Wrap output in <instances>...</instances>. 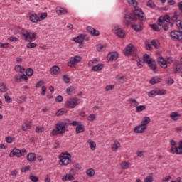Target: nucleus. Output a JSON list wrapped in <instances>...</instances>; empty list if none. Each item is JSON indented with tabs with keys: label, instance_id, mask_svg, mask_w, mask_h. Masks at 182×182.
I'll return each instance as SVG.
<instances>
[{
	"label": "nucleus",
	"instance_id": "052dcab7",
	"mask_svg": "<svg viewBox=\"0 0 182 182\" xmlns=\"http://www.w3.org/2000/svg\"><path fill=\"white\" fill-rule=\"evenodd\" d=\"M4 99L7 103H12V98H11V97H9V95H5Z\"/></svg>",
	"mask_w": 182,
	"mask_h": 182
},
{
	"label": "nucleus",
	"instance_id": "2f4dec72",
	"mask_svg": "<svg viewBox=\"0 0 182 182\" xmlns=\"http://www.w3.org/2000/svg\"><path fill=\"white\" fill-rule=\"evenodd\" d=\"M103 69V64H97L92 68V70L94 72H99Z\"/></svg>",
	"mask_w": 182,
	"mask_h": 182
},
{
	"label": "nucleus",
	"instance_id": "473e14b6",
	"mask_svg": "<svg viewBox=\"0 0 182 182\" xmlns=\"http://www.w3.org/2000/svg\"><path fill=\"white\" fill-rule=\"evenodd\" d=\"M156 90V95L157 96H163V95H166L167 93V91L164 89H159V88H155Z\"/></svg>",
	"mask_w": 182,
	"mask_h": 182
},
{
	"label": "nucleus",
	"instance_id": "864d4df0",
	"mask_svg": "<svg viewBox=\"0 0 182 182\" xmlns=\"http://www.w3.org/2000/svg\"><path fill=\"white\" fill-rule=\"evenodd\" d=\"M47 17H48V13L44 12V13H42L40 16H38V19L41 22V21H43V19H46Z\"/></svg>",
	"mask_w": 182,
	"mask_h": 182
},
{
	"label": "nucleus",
	"instance_id": "5fc2aeb1",
	"mask_svg": "<svg viewBox=\"0 0 182 182\" xmlns=\"http://www.w3.org/2000/svg\"><path fill=\"white\" fill-rule=\"evenodd\" d=\"M94 120H96V114H90L87 117V121L88 122H94Z\"/></svg>",
	"mask_w": 182,
	"mask_h": 182
},
{
	"label": "nucleus",
	"instance_id": "774afa93",
	"mask_svg": "<svg viewBox=\"0 0 182 182\" xmlns=\"http://www.w3.org/2000/svg\"><path fill=\"white\" fill-rule=\"evenodd\" d=\"M6 143L11 144L14 141V138H12V136H6Z\"/></svg>",
	"mask_w": 182,
	"mask_h": 182
},
{
	"label": "nucleus",
	"instance_id": "39448f33",
	"mask_svg": "<svg viewBox=\"0 0 182 182\" xmlns=\"http://www.w3.org/2000/svg\"><path fill=\"white\" fill-rule=\"evenodd\" d=\"M144 63H147L149 65V68L152 69V70L156 73L159 72V70L157 69V65H156V62L153 61V59L150 58V55L145 54L144 55Z\"/></svg>",
	"mask_w": 182,
	"mask_h": 182
},
{
	"label": "nucleus",
	"instance_id": "ddd939ff",
	"mask_svg": "<svg viewBox=\"0 0 182 182\" xmlns=\"http://www.w3.org/2000/svg\"><path fill=\"white\" fill-rule=\"evenodd\" d=\"M133 52H134V46L132 44H129L124 50V53L126 55H131Z\"/></svg>",
	"mask_w": 182,
	"mask_h": 182
},
{
	"label": "nucleus",
	"instance_id": "680f3d73",
	"mask_svg": "<svg viewBox=\"0 0 182 182\" xmlns=\"http://www.w3.org/2000/svg\"><path fill=\"white\" fill-rule=\"evenodd\" d=\"M44 131H45V128H43V127H37L36 129V133H43V132H44Z\"/></svg>",
	"mask_w": 182,
	"mask_h": 182
},
{
	"label": "nucleus",
	"instance_id": "3c124183",
	"mask_svg": "<svg viewBox=\"0 0 182 182\" xmlns=\"http://www.w3.org/2000/svg\"><path fill=\"white\" fill-rule=\"evenodd\" d=\"M150 27L151 28V29L155 31V32H160V27H159L157 24H151Z\"/></svg>",
	"mask_w": 182,
	"mask_h": 182
},
{
	"label": "nucleus",
	"instance_id": "c03bdc74",
	"mask_svg": "<svg viewBox=\"0 0 182 182\" xmlns=\"http://www.w3.org/2000/svg\"><path fill=\"white\" fill-rule=\"evenodd\" d=\"M23 31H25V29H23L21 27H16L14 34L18 35V33H20L21 36L22 37V32H23Z\"/></svg>",
	"mask_w": 182,
	"mask_h": 182
},
{
	"label": "nucleus",
	"instance_id": "f8f14e48",
	"mask_svg": "<svg viewBox=\"0 0 182 182\" xmlns=\"http://www.w3.org/2000/svg\"><path fill=\"white\" fill-rule=\"evenodd\" d=\"M50 73L52 76L57 75L58 73H60V68L58 65H54L50 69Z\"/></svg>",
	"mask_w": 182,
	"mask_h": 182
},
{
	"label": "nucleus",
	"instance_id": "7ed1b4c3",
	"mask_svg": "<svg viewBox=\"0 0 182 182\" xmlns=\"http://www.w3.org/2000/svg\"><path fill=\"white\" fill-rule=\"evenodd\" d=\"M36 36H38V33L30 32L28 30H23L21 33V38L26 42L36 41Z\"/></svg>",
	"mask_w": 182,
	"mask_h": 182
},
{
	"label": "nucleus",
	"instance_id": "8fccbe9b",
	"mask_svg": "<svg viewBox=\"0 0 182 182\" xmlns=\"http://www.w3.org/2000/svg\"><path fill=\"white\" fill-rule=\"evenodd\" d=\"M38 46V44L36 43H28L26 45V48L28 49H32L33 48H36Z\"/></svg>",
	"mask_w": 182,
	"mask_h": 182
},
{
	"label": "nucleus",
	"instance_id": "aec40b11",
	"mask_svg": "<svg viewBox=\"0 0 182 182\" xmlns=\"http://www.w3.org/2000/svg\"><path fill=\"white\" fill-rule=\"evenodd\" d=\"M86 130V128H85V125L82 124V122L80 123L75 129V132L77 134H79V133H83Z\"/></svg>",
	"mask_w": 182,
	"mask_h": 182
},
{
	"label": "nucleus",
	"instance_id": "1a4fd4ad",
	"mask_svg": "<svg viewBox=\"0 0 182 182\" xmlns=\"http://www.w3.org/2000/svg\"><path fill=\"white\" fill-rule=\"evenodd\" d=\"M82 60V57L79 55H75V57H71L70 58L69 62L68 63V66L69 68H76V65L81 62Z\"/></svg>",
	"mask_w": 182,
	"mask_h": 182
},
{
	"label": "nucleus",
	"instance_id": "9d476101",
	"mask_svg": "<svg viewBox=\"0 0 182 182\" xmlns=\"http://www.w3.org/2000/svg\"><path fill=\"white\" fill-rule=\"evenodd\" d=\"M170 36L174 41H182V34L178 31H173L170 33Z\"/></svg>",
	"mask_w": 182,
	"mask_h": 182
},
{
	"label": "nucleus",
	"instance_id": "5701e85b",
	"mask_svg": "<svg viewBox=\"0 0 182 182\" xmlns=\"http://www.w3.org/2000/svg\"><path fill=\"white\" fill-rule=\"evenodd\" d=\"M56 14L58 15H66V14H68V11L63 7H57Z\"/></svg>",
	"mask_w": 182,
	"mask_h": 182
},
{
	"label": "nucleus",
	"instance_id": "f3484780",
	"mask_svg": "<svg viewBox=\"0 0 182 182\" xmlns=\"http://www.w3.org/2000/svg\"><path fill=\"white\" fill-rule=\"evenodd\" d=\"M158 63L163 68V69H166L167 68V61H166L163 57L158 58Z\"/></svg>",
	"mask_w": 182,
	"mask_h": 182
},
{
	"label": "nucleus",
	"instance_id": "393cba45",
	"mask_svg": "<svg viewBox=\"0 0 182 182\" xmlns=\"http://www.w3.org/2000/svg\"><path fill=\"white\" fill-rule=\"evenodd\" d=\"M151 119L149 117H144L141 122V124L147 129V124L150 123Z\"/></svg>",
	"mask_w": 182,
	"mask_h": 182
},
{
	"label": "nucleus",
	"instance_id": "cd10ccee",
	"mask_svg": "<svg viewBox=\"0 0 182 182\" xmlns=\"http://www.w3.org/2000/svg\"><path fill=\"white\" fill-rule=\"evenodd\" d=\"M27 160L28 161H35L36 160V154L35 153H29L27 155Z\"/></svg>",
	"mask_w": 182,
	"mask_h": 182
},
{
	"label": "nucleus",
	"instance_id": "13d9d810",
	"mask_svg": "<svg viewBox=\"0 0 182 182\" xmlns=\"http://www.w3.org/2000/svg\"><path fill=\"white\" fill-rule=\"evenodd\" d=\"M73 166L74 168H75V170H81L82 169V166L79 164V163L73 162Z\"/></svg>",
	"mask_w": 182,
	"mask_h": 182
},
{
	"label": "nucleus",
	"instance_id": "bf43d9fd",
	"mask_svg": "<svg viewBox=\"0 0 182 182\" xmlns=\"http://www.w3.org/2000/svg\"><path fill=\"white\" fill-rule=\"evenodd\" d=\"M29 178L33 182H38V181H39V178L37 177V176H35L33 175H30Z\"/></svg>",
	"mask_w": 182,
	"mask_h": 182
},
{
	"label": "nucleus",
	"instance_id": "2eb2a0df",
	"mask_svg": "<svg viewBox=\"0 0 182 182\" xmlns=\"http://www.w3.org/2000/svg\"><path fill=\"white\" fill-rule=\"evenodd\" d=\"M87 31L90 33H91V35H92V36H99V35H100V33L99 32V31H97V30L93 28L92 26H87Z\"/></svg>",
	"mask_w": 182,
	"mask_h": 182
},
{
	"label": "nucleus",
	"instance_id": "de8ad7c7",
	"mask_svg": "<svg viewBox=\"0 0 182 182\" xmlns=\"http://www.w3.org/2000/svg\"><path fill=\"white\" fill-rule=\"evenodd\" d=\"M128 4L131 5L132 6H134V8H136L138 3L136 0H127Z\"/></svg>",
	"mask_w": 182,
	"mask_h": 182
},
{
	"label": "nucleus",
	"instance_id": "a878e982",
	"mask_svg": "<svg viewBox=\"0 0 182 182\" xmlns=\"http://www.w3.org/2000/svg\"><path fill=\"white\" fill-rule=\"evenodd\" d=\"M116 80H117L119 83H126V82H127V77L126 76L117 75L116 76Z\"/></svg>",
	"mask_w": 182,
	"mask_h": 182
},
{
	"label": "nucleus",
	"instance_id": "58836bf2",
	"mask_svg": "<svg viewBox=\"0 0 182 182\" xmlns=\"http://www.w3.org/2000/svg\"><path fill=\"white\" fill-rule=\"evenodd\" d=\"M86 174L87 176H88V177H93V176H95V169L93 168L87 169L86 171Z\"/></svg>",
	"mask_w": 182,
	"mask_h": 182
},
{
	"label": "nucleus",
	"instance_id": "f03ea898",
	"mask_svg": "<svg viewBox=\"0 0 182 182\" xmlns=\"http://www.w3.org/2000/svg\"><path fill=\"white\" fill-rule=\"evenodd\" d=\"M68 128V124L65 122H59L55 124V129H53L51 134L53 136H58V134H64L66 132V129Z\"/></svg>",
	"mask_w": 182,
	"mask_h": 182
},
{
	"label": "nucleus",
	"instance_id": "6e6552de",
	"mask_svg": "<svg viewBox=\"0 0 182 182\" xmlns=\"http://www.w3.org/2000/svg\"><path fill=\"white\" fill-rule=\"evenodd\" d=\"M112 32L118 36V38H124L126 35V32L123 31V28H122V26L114 25L112 28Z\"/></svg>",
	"mask_w": 182,
	"mask_h": 182
},
{
	"label": "nucleus",
	"instance_id": "b1692460",
	"mask_svg": "<svg viewBox=\"0 0 182 182\" xmlns=\"http://www.w3.org/2000/svg\"><path fill=\"white\" fill-rule=\"evenodd\" d=\"M30 21L33 22V23L40 22L39 16L36 14H31L30 16Z\"/></svg>",
	"mask_w": 182,
	"mask_h": 182
},
{
	"label": "nucleus",
	"instance_id": "c756f323",
	"mask_svg": "<svg viewBox=\"0 0 182 182\" xmlns=\"http://www.w3.org/2000/svg\"><path fill=\"white\" fill-rule=\"evenodd\" d=\"M144 182H153L154 181V173H151L149 176H147L144 179Z\"/></svg>",
	"mask_w": 182,
	"mask_h": 182
},
{
	"label": "nucleus",
	"instance_id": "e433bc0d",
	"mask_svg": "<svg viewBox=\"0 0 182 182\" xmlns=\"http://www.w3.org/2000/svg\"><path fill=\"white\" fill-rule=\"evenodd\" d=\"M87 143L90 144L91 150H96V142L92 141V139H88Z\"/></svg>",
	"mask_w": 182,
	"mask_h": 182
},
{
	"label": "nucleus",
	"instance_id": "a18cd8bd",
	"mask_svg": "<svg viewBox=\"0 0 182 182\" xmlns=\"http://www.w3.org/2000/svg\"><path fill=\"white\" fill-rule=\"evenodd\" d=\"M68 112V109H60L56 112V116H63L65 113Z\"/></svg>",
	"mask_w": 182,
	"mask_h": 182
},
{
	"label": "nucleus",
	"instance_id": "7c9ffc66",
	"mask_svg": "<svg viewBox=\"0 0 182 182\" xmlns=\"http://www.w3.org/2000/svg\"><path fill=\"white\" fill-rule=\"evenodd\" d=\"M132 29H134V31H136V32H139L143 30V27L141 26V23H140L139 24H132Z\"/></svg>",
	"mask_w": 182,
	"mask_h": 182
},
{
	"label": "nucleus",
	"instance_id": "423d86ee",
	"mask_svg": "<svg viewBox=\"0 0 182 182\" xmlns=\"http://www.w3.org/2000/svg\"><path fill=\"white\" fill-rule=\"evenodd\" d=\"M28 153V151L26 149H23L20 150L19 149H14L12 151L10 152L9 154V157H22V156H26Z\"/></svg>",
	"mask_w": 182,
	"mask_h": 182
},
{
	"label": "nucleus",
	"instance_id": "20e7f679",
	"mask_svg": "<svg viewBox=\"0 0 182 182\" xmlns=\"http://www.w3.org/2000/svg\"><path fill=\"white\" fill-rule=\"evenodd\" d=\"M72 155L70 154L65 152L61 153L60 155V166H68L72 161Z\"/></svg>",
	"mask_w": 182,
	"mask_h": 182
},
{
	"label": "nucleus",
	"instance_id": "0e129e2a",
	"mask_svg": "<svg viewBox=\"0 0 182 182\" xmlns=\"http://www.w3.org/2000/svg\"><path fill=\"white\" fill-rule=\"evenodd\" d=\"M9 46H10L9 43H0V48H9Z\"/></svg>",
	"mask_w": 182,
	"mask_h": 182
},
{
	"label": "nucleus",
	"instance_id": "9b49d317",
	"mask_svg": "<svg viewBox=\"0 0 182 182\" xmlns=\"http://www.w3.org/2000/svg\"><path fill=\"white\" fill-rule=\"evenodd\" d=\"M166 22H170V16L168 15H165L164 17H159L158 18V25L159 26H163V23Z\"/></svg>",
	"mask_w": 182,
	"mask_h": 182
},
{
	"label": "nucleus",
	"instance_id": "e2e57ef3",
	"mask_svg": "<svg viewBox=\"0 0 182 182\" xmlns=\"http://www.w3.org/2000/svg\"><path fill=\"white\" fill-rule=\"evenodd\" d=\"M176 149H177V146H171L170 153H171L172 154H176Z\"/></svg>",
	"mask_w": 182,
	"mask_h": 182
},
{
	"label": "nucleus",
	"instance_id": "4be33fe9",
	"mask_svg": "<svg viewBox=\"0 0 182 182\" xmlns=\"http://www.w3.org/2000/svg\"><path fill=\"white\" fill-rule=\"evenodd\" d=\"M161 80H162L161 77L159 76H156L151 78L149 83L151 85H157V83H161Z\"/></svg>",
	"mask_w": 182,
	"mask_h": 182
},
{
	"label": "nucleus",
	"instance_id": "79ce46f5",
	"mask_svg": "<svg viewBox=\"0 0 182 182\" xmlns=\"http://www.w3.org/2000/svg\"><path fill=\"white\" fill-rule=\"evenodd\" d=\"M15 70L16 72H18V73H23L25 72V68L21 65H16L15 66Z\"/></svg>",
	"mask_w": 182,
	"mask_h": 182
},
{
	"label": "nucleus",
	"instance_id": "0eeeda50",
	"mask_svg": "<svg viewBox=\"0 0 182 182\" xmlns=\"http://www.w3.org/2000/svg\"><path fill=\"white\" fill-rule=\"evenodd\" d=\"M80 103V100L77 98H70L65 102V107L69 109H75L77 105Z\"/></svg>",
	"mask_w": 182,
	"mask_h": 182
},
{
	"label": "nucleus",
	"instance_id": "6ab92c4d",
	"mask_svg": "<svg viewBox=\"0 0 182 182\" xmlns=\"http://www.w3.org/2000/svg\"><path fill=\"white\" fill-rule=\"evenodd\" d=\"M120 147H121L120 142L117 141H114L111 146V149L112 150V151H117V150H119Z\"/></svg>",
	"mask_w": 182,
	"mask_h": 182
},
{
	"label": "nucleus",
	"instance_id": "a19ab883",
	"mask_svg": "<svg viewBox=\"0 0 182 182\" xmlns=\"http://www.w3.org/2000/svg\"><path fill=\"white\" fill-rule=\"evenodd\" d=\"M147 95H148L149 97H156V96H157V92L156 90V88L150 92H147Z\"/></svg>",
	"mask_w": 182,
	"mask_h": 182
},
{
	"label": "nucleus",
	"instance_id": "4c0bfd02",
	"mask_svg": "<svg viewBox=\"0 0 182 182\" xmlns=\"http://www.w3.org/2000/svg\"><path fill=\"white\" fill-rule=\"evenodd\" d=\"M28 129H31V122H25L22 125V130L24 132H26V130H28Z\"/></svg>",
	"mask_w": 182,
	"mask_h": 182
},
{
	"label": "nucleus",
	"instance_id": "f257e3e1",
	"mask_svg": "<svg viewBox=\"0 0 182 182\" xmlns=\"http://www.w3.org/2000/svg\"><path fill=\"white\" fill-rule=\"evenodd\" d=\"M136 19H139L141 21H146V14L144 12L141 11V9H135L133 14H125L124 17V23L129 26V25H132L133 23V21H136Z\"/></svg>",
	"mask_w": 182,
	"mask_h": 182
},
{
	"label": "nucleus",
	"instance_id": "bb28decb",
	"mask_svg": "<svg viewBox=\"0 0 182 182\" xmlns=\"http://www.w3.org/2000/svg\"><path fill=\"white\" fill-rule=\"evenodd\" d=\"M62 180L63 181H73V180H75V176L71 174H66L62 178Z\"/></svg>",
	"mask_w": 182,
	"mask_h": 182
},
{
	"label": "nucleus",
	"instance_id": "4d7b16f0",
	"mask_svg": "<svg viewBox=\"0 0 182 182\" xmlns=\"http://www.w3.org/2000/svg\"><path fill=\"white\" fill-rule=\"evenodd\" d=\"M151 45L154 46V48H156V49L159 48V46H160V43H159V41L157 40H153L151 41Z\"/></svg>",
	"mask_w": 182,
	"mask_h": 182
},
{
	"label": "nucleus",
	"instance_id": "37998d69",
	"mask_svg": "<svg viewBox=\"0 0 182 182\" xmlns=\"http://www.w3.org/2000/svg\"><path fill=\"white\" fill-rule=\"evenodd\" d=\"M120 166L123 170H127V168L130 167V164L129 162H122L121 163Z\"/></svg>",
	"mask_w": 182,
	"mask_h": 182
},
{
	"label": "nucleus",
	"instance_id": "4468645a",
	"mask_svg": "<svg viewBox=\"0 0 182 182\" xmlns=\"http://www.w3.org/2000/svg\"><path fill=\"white\" fill-rule=\"evenodd\" d=\"M146 130L147 128L141 124L134 128V133H144Z\"/></svg>",
	"mask_w": 182,
	"mask_h": 182
},
{
	"label": "nucleus",
	"instance_id": "6e6d98bb",
	"mask_svg": "<svg viewBox=\"0 0 182 182\" xmlns=\"http://www.w3.org/2000/svg\"><path fill=\"white\" fill-rule=\"evenodd\" d=\"M26 75L28 77H31L33 75V69L28 68L26 71Z\"/></svg>",
	"mask_w": 182,
	"mask_h": 182
},
{
	"label": "nucleus",
	"instance_id": "72a5a7b5",
	"mask_svg": "<svg viewBox=\"0 0 182 182\" xmlns=\"http://www.w3.org/2000/svg\"><path fill=\"white\" fill-rule=\"evenodd\" d=\"M129 103H131V106H134V107H136L137 106H139V102L137 100H136V99L134 98H130L129 100Z\"/></svg>",
	"mask_w": 182,
	"mask_h": 182
},
{
	"label": "nucleus",
	"instance_id": "09e8293b",
	"mask_svg": "<svg viewBox=\"0 0 182 182\" xmlns=\"http://www.w3.org/2000/svg\"><path fill=\"white\" fill-rule=\"evenodd\" d=\"M146 6L153 9L156 8V4H154V1H153V0H149L146 4Z\"/></svg>",
	"mask_w": 182,
	"mask_h": 182
},
{
	"label": "nucleus",
	"instance_id": "dca6fc26",
	"mask_svg": "<svg viewBox=\"0 0 182 182\" xmlns=\"http://www.w3.org/2000/svg\"><path fill=\"white\" fill-rule=\"evenodd\" d=\"M169 117H171V119L174 122H177V120L181 117V114L178 113V112H173L170 114Z\"/></svg>",
	"mask_w": 182,
	"mask_h": 182
},
{
	"label": "nucleus",
	"instance_id": "412c9836",
	"mask_svg": "<svg viewBox=\"0 0 182 182\" xmlns=\"http://www.w3.org/2000/svg\"><path fill=\"white\" fill-rule=\"evenodd\" d=\"M73 41L76 43H83V42L85 41V35L81 34V35L78 36L77 37H75L73 38Z\"/></svg>",
	"mask_w": 182,
	"mask_h": 182
},
{
	"label": "nucleus",
	"instance_id": "49530a36",
	"mask_svg": "<svg viewBox=\"0 0 182 182\" xmlns=\"http://www.w3.org/2000/svg\"><path fill=\"white\" fill-rule=\"evenodd\" d=\"M66 92L68 95H72L75 92V87L70 86L66 89Z\"/></svg>",
	"mask_w": 182,
	"mask_h": 182
},
{
	"label": "nucleus",
	"instance_id": "603ef678",
	"mask_svg": "<svg viewBox=\"0 0 182 182\" xmlns=\"http://www.w3.org/2000/svg\"><path fill=\"white\" fill-rule=\"evenodd\" d=\"M97 50L98 52H103V50H106V46H102L100 44L97 46Z\"/></svg>",
	"mask_w": 182,
	"mask_h": 182
},
{
	"label": "nucleus",
	"instance_id": "ea45409f",
	"mask_svg": "<svg viewBox=\"0 0 182 182\" xmlns=\"http://www.w3.org/2000/svg\"><path fill=\"white\" fill-rule=\"evenodd\" d=\"M180 13L178 11H174L173 16L171 17V21H173V22H176L177 19H178Z\"/></svg>",
	"mask_w": 182,
	"mask_h": 182
},
{
	"label": "nucleus",
	"instance_id": "c9c22d12",
	"mask_svg": "<svg viewBox=\"0 0 182 182\" xmlns=\"http://www.w3.org/2000/svg\"><path fill=\"white\" fill-rule=\"evenodd\" d=\"M145 109H146V106L144 105H137V107H136L135 112L136 113H140L144 111Z\"/></svg>",
	"mask_w": 182,
	"mask_h": 182
},
{
	"label": "nucleus",
	"instance_id": "338daca9",
	"mask_svg": "<svg viewBox=\"0 0 182 182\" xmlns=\"http://www.w3.org/2000/svg\"><path fill=\"white\" fill-rule=\"evenodd\" d=\"M63 80L65 82V83H69V82H70V78H69L68 75H63Z\"/></svg>",
	"mask_w": 182,
	"mask_h": 182
},
{
	"label": "nucleus",
	"instance_id": "f704fd0d",
	"mask_svg": "<svg viewBox=\"0 0 182 182\" xmlns=\"http://www.w3.org/2000/svg\"><path fill=\"white\" fill-rule=\"evenodd\" d=\"M176 154H182V141L178 143V146L176 147Z\"/></svg>",
	"mask_w": 182,
	"mask_h": 182
},
{
	"label": "nucleus",
	"instance_id": "c85d7f7f",
	"mask_svg": "<svg viewBox=\"0 0 182 182\" xmlns=\"http://www.w3.org/2000/svg\"><path fill=\"white\" fill-rule=\"evenodd\" d=\"M0 92L1 93H6L8 92V86L4 82H0Z\"/></svg>",
	"mask_w": 182,
	"mask_h": 182
},
{
	"label": "nucleus",
	"instance_id": "69168bd1",
	"mask_svg": "<svg viewBox=\"0 0 182 182\" xmlns=\"http://www.w3.org/2000/svg\"><path fill=\"white\" fill-rule=\"evenodd\" d=\"M166 83L167 85H168L169 86H171V85H173V83H174V80H173V78H168L166 80Z\"/></svg>",
	"mask_w": 182,
	"mask_h": 182
},
{
	"label": "nucleus",
	"instance_id": "a211bd4d",
	"mask_svg": "<svg viewBox=\"0 0 182 182\" xmlns=\"http://www.w3.org/2000/svg\"><path fill=\"white\" fill-rule=\"evenodd\" d=\"M119 58L117 52L109 53L107 55L108 60H116Z\"/></svg>",
	"mask_w": 182,
	"mask_h": 182
}]
</instances>
